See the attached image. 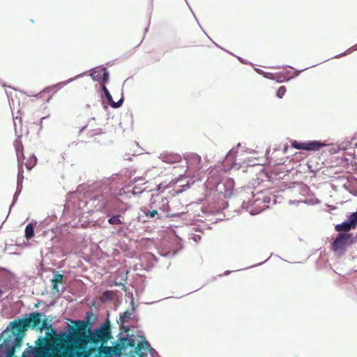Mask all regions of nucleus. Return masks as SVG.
Masks as SVG:
<instances>
[{
  "instance_id": "obj_1",
  "label": "nucleus",
  "mask_w": 357,
  "mask_h": 357,
  "mask_svg": "<svg viewBox=\"0 0 357 357\" xmlns=\"http://www.w3.org/2000/svg\"><path fill=\"white\" fill-rule=\"evenodd\" d=\"M74 323L76 328L68 326L70 333L61 331L54 340L50 341L54 351L52 357H86V346L89 342H104L111 337L108 324H105L100 328L88 335V321H75Z\"/></svg>"
},
{
  "instance_id": "obj_2",
  "label": "nucleus",
  "mask_w": 357,
  "mask_h": 357,
  "mask_svg": "<svg viewBox=\"0 0 357 357\" xmlns=\"http://www.w3.org/2000/svg\"><path fill=\"white\" fill-rule=\"evenodd\" d=\"M41 317H43L42 313L35 312H31L28 318L15 319L10 322L9 326L11 331H8V327H7L3 332V341L0 344L1 350L7 357H13L15 355L16 349L22 345L24 333L27 328L38 327Z\"/></svg>"
},
{
  "instance_id": "obj_3",
  "label": "nucleus",
  "mask_w": 357,
  "mask_h": 357,
  "mask_svg": "<svg viewBox=\"0 0 357 357\" xmlns=\"http://www.w3.org/2000/svg\"><path fill=\"white\" fill-rule=\"evenodd\" d=\"M35 328L37 329H47L50 330V333H47L46 336L45 337H40L36 341V347H29L27 348L22 354V357H52V354L54 352L52 349L53 347L50 346L52 345V342L50 341L52 340H54L59 334H56L54 331L52 325L48 324L47 319H45L42 320V317H40V322L38 327Z\"/></svg>"
},
{
  "instance_id": "obj_4",
  "label": "nucleus",
  "mask_w": 357,
  "mask_h": 357,
  "mask_svg": "<svg viewBox=\"0 0 357 357\" xmlns=\"http://www.w3.org/2000/svg\"><path fill=\"white\" fill-rule=\"evenodd\" d=\"M351 238V234L340 233L331 243V250L338 256L344 255L347 248L353 243Z\"/></svg>"
},
{
  "instance_id": "obj_5",
  "label": "nucleus",
  "mask_w": 357,
  "mask_h": 357,
  "mask_svg": "<svg viewBox=\"0 0 357 357\" xmlns=\"http://www.w3.org/2000/svg\"><path fill=\"white\" fill-rule=\"evenodd\" d=\"M13 146L17 155V163H18V177H23L24 174V160H25V156L24 155V146L21 139L18 137L13 142Z\"/></svg>"
},
{
  "instance_id": "obj_6",
  "label": "nucleus",
  "mask_w": 357,
  "mask_h": 357,
  "mask_svg": "<svg viewBox=\"0 0 357 357\" xmlns=\"http://www.w3.org/2000/svg\"><path fill=\"white\" fill-rule=\"evenodd\" d=\"M324 146V144L317 142H298L296 140L291 142V146L301 150L306 151H318Z\"/></svg>"
},
{
  "instance_id": "obj_7",
  "label": "nucleus",
  "mask_w": 357,
  "mask_h": 357,
  "mask_svg": "<svg viewBox=\"0 0 357 357\" xmlns=\"http://www.w3.org/2000/svg\"><path fill=\"white\" fill-rule=\"evenodd\" d=\"M202 158L197 154H192L187 158V167L194 172H198L201 169Z\"/></svg>"
},
{
  "instance_id": "obj_8",
  "label": "nucleus",
  "mask_w": 357,
  "mask_h": 357,
  "mask_svg": "<svg viewBox=\"0 0 357 357\" xmlns=\"http://www.w3.org/2000/svg\"><path fill=\"white\" fill-rule=\"evenodd\" d=\"M135 345V340L131 337H120L118 340V343L114 347V349L121 352L123 349L130 347H133Z\"/></svg>"
},
{
  "instance_id": "obj_9",
  "label": "nucleus",
  "mask_w": 357,
  "mask_h": 357,
  "mask_svg": "<svg viewBox=\"0 0 357 357\" xmlns=\"http://www.w3.org/2000/svg\"><path fill=\"white\" fill-rule=\"evenodd\" d=\"M63 275L59 274V273L56 274L54 276L53 279L52 280V290H54L58 293L59 291L58 284L59 283H61L63 282Z\"/></svg>"
},
{
  "instance_id": "obj_10",
  "label": "nucleus",
  "mask_w": 357,
  "mask_h": 357,
  "mask_svg": "<svg viewBox=\"0 0 357 357\" xmlns=\"http://www.w3.org/2000/svg\"><path fill=\"white\" fill-rule=\"evenodd\" d=\"M335 229L337 231H350L351 229H354V227L350 225L349 221L344 222L341 224L337 225L335 227Z\"/></svg>"
},
{
  "instance_id": "obj_11",
  "label": "nucleus",
  "mask_w": 357,
  "mask_h": 357,
  "mask_svg": "<svg viewBox=\"0 0 357 357\" xmlns=\"http://www.w3.org/2000/svg\"><path fill=\"white\" fill-rule=\"evenodd\" d=\"M36 157L32 154L26 159V161L24 160V165H25L27 169L31 170L36 165Z\"/></svg>"
},
{
  "instance_id": "obj_12",
  "label": "nucleus",
  "mask_w": 357,
  "mask_h": 357,
  "mask_svg": "<svg viewBox=\"0 0 357 357\" xmlns=\"http://www.w3.org/2000/svg\"><path fill=\"white\" fill-rule=\"evenodd\" d=\"M34 235L33 225L31 223L28 224L25 228V237L27 239L31 238Z\"/></svg>"
},
{
  "instance_id": "obj_13",
  "label": "nucleus",
  "mask_w": 357,
  "mask_h": 357,
  "mask_svg": "<svg viewBox=\"0 0 357 357\" xmlns=\"http://www.w3.org/2000/svg\"><path fill=\"white\" fill-rule=\"evenodd\" d=\"M107 101L109 102V105L113 107V108H118L119 107L122 103H123V99H121L119 100L118 102H114L112 99V96L111 94H109V96H107Z\"/></svg>"
},
{
  "instance_id": "obj_14",
  "label": "nucleus",
  "mask_w": 357,
  "mask_h": 357,
  "mask_svg": "<svg viewBox=\"0 0 357 357\" xmlns=\"http://www.w3.org/2000/svg\"><path fill=\"white\" fill-rule=\"evenodd\" d=\"M181 157L179 155H165L164 156V161L168 162V163H174L180 161Z\"/></svg>"
},
{
  "instance_id": "obj_15",
  "label": "nucleus",
  "mask_w": 357,
  "mask_h": 357,
  "mask_svg": "<svg viewBox=\"0 0 357 357\" xmlns=\"http://www.w3.org/2000/svg\"><path fill=\"white\" fill-rule=\"evenodd\" d=\"M132 312L128 311H125L121 315H120V321L121 324H125L128 322V321L131 319Z\"/></svg>"
},
{
  "instance_id": "obj_16",
  "label": "nucleus",
  "mask_w": 357,
  "mask_h": 357,
  "mask_svg": "<svg viewBox=\"0 0 357 357\" xmlns=\"http://www.w3.org/2000/svg\"><path fill=\"white\" fill-rule=\"evenodd\" d=\"M121 217L120 215H113L108 220V222L110 225H121L123 222L121 220Z\"/></svg>"
},
{
  "instance_id": "obj_17",
  "label": "nucleus",
  "mask_w": 357,
  "mask_h": 357,
  "mask_svg": "<svg viewBox=\"0 0 357 357\" xmlns=\"http://www.w3.org/2000/svg\"><path fill=\"white\" fill-rule=\"evenodd\" d=\"M149 347H150V344L149 343V342L144 340L142 341L137 345L135 350L137 352L138 351H141L143 349H148Z\"/></svg>"
},
{
  "instance_id": "obj_18",
  "label": "nucleus",
  "mask_w": 357,
  "mask_h": 357,
  "mask_svg": "<svg viewBox=\"0 0 357 357\" xmlns=\"http://www.w3.org/2000/svg\"><path fill=\"white\" fill-rule=\"evenodd\" d=\"M65 84V82H61L52 86L47 87L46 90L50 92L53 90H59Z\"/></svg>"
},
{
  "instance_id": "obj_19",
  "label": "nucleus",
  "mask_w": 357,
  "mask_h": 357,
  "mask_svg": "<svg viewBox=\"0 0 357 357\" xmlns=\"http://www.w3.org/2000/svg\"><path fill=\"white\" fill-rule=\"evenodd\" d=\"M286 87L284 86H280L277 91V96L279 98H282L286 93Z\"/></svg>"
},
{
  "instance_id": "obj_20",
  "label": "nucleus",
  "mask_w": 357,
  "mask_h": 357,
  "mask_svg": "<svg viewBox=\"0 0 357 357\" xmlns=\"http://www.w3.org/2000/svg\"><path fill=\"white\" fill-rule=\"evenodd\" d=\"M91 76L93 80L100 81L101 79V74L100 73H97L95 70H93L91 73Z\"/></svg>"
},
{
  "instance_id": "obj_21",
  "label": "nucleus",
  "mask_w": 357,
  "mask_h": 357,
  "mask_svg": "<svg viewBox=\"0 0 357 357\" xmlns=\"http://www.w3.org/2000/svg\"><path fill=\"white\" fill-rule=\"evenodd\" d=\"M161 203L162 204V206L160 208L161 210L165 211L167 207L168 206V199L166 197L161 198Z\"/></svg>"
},
{
  "instance_id": "obj_22",
  "label": "nucleus",
  "mask_w": 357,
  "mask_h": 357,
  "mask_svg": "<svg viewBox=\"0 0 357 357\" xmlns=\"http://www.w3.org/2000/svg\"><path fill=\"white\" fill-rule=\"evenodd\" d=\"M109 79V73L107 72H104L102 75H101V79L100 82H102L103 84L107 82Z\"/></svg>"
},
{
  "instance_id": "obj_23",
  "label": "nucleus",
  "mask_w": 357,
  "mask_h": 357,
  "mask_svg": "<svg viewBox=\"0 0 357 357\" xmlns=\"http://www.w3.org/2000/svg\"><path fill=\"white\" fill-rule=\"evenodd\" d=\"M102 89L105 95V97H107V96H109L110 94L108 89L106 88V86L104 84L102 85Z\"/></svg>"
},
{
  "instance_id": "obj_24",
  "label": "nucleus",
  "mask_w": 357,
  "mask_h": 357,
  "mask_svg": "<svg viewBox=\"0 0 357 357\" xmlns=\"http://www.w3.org/2000/svg\"><path fill=\"white\" fill-rule=\"evenodd\" d=\"M100 349H102V350H104V352L105 353V354H106V355H107V354H108V352H107V351H109V349H110V348L107 347H100Z\"/></svg>"
},
{
  "instance_id": "obj_25",
  "label": "nucleus",
  "mask_w": 357,
  "mask_h": 357,
  "mask_svg": "<svg viewBox=\"0 0 357 357\" xmlns=\"http://www.w3.org/2000/svg\"><path fill=\"white\" fill-rule=\"evenodd\" d=\"M158 214V211L156 210H153L151 213H150V216L151 218H153L155 217V215Z\"/></svg>"
},
{
  "instance_id": "obj_26",
  "label": "nucleus",
  "mask_w": 357,
  "mask_h": 357,
  "mask_svg": "<svg viewBox=\"0 0 357 357\" xmlns=\"http://www.w3.org/2000/svg\"><path fill=\"white\" fill-rule=\"evenodd\" d=\"M256 71L259 73V74H263V71L260 69V68H255Z\"/></svg>"
},
{
  "instance_id": "obj_27",
  "label": "nucleus",
  "mask_w": 357,
  "mask_h": 357,
  "mask_svg": "<svg viewBox=\"0 0 357 357\" xmlns=\"http://www.w3.org/2000/svg\"><path fill=\"white\" fill-rule=\"evenodd\" d=\"M269 78L271 79H274L275 77H273V76L270 77Z\"/></svg>"
},
{
  "instance_id": "obj_28",
  "label": "nucleus",
  "mask_w": 357,
  "mask_h": 357,
  "mask_svg": "<svg viewBox=\"0 0 357 357\" xmlns=\"http://www.w3.org/2000/svg\"><path fill=\"white\" fill-rule=\"evenodd\" d=\"M1 293V291H0V294Z\"/></svg>"
}]
</instances>
